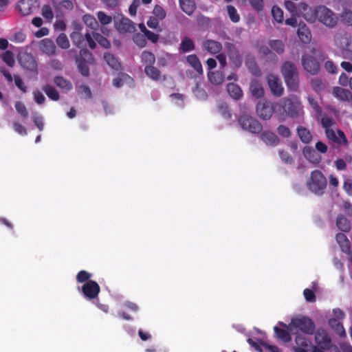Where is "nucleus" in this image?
I'll list each match as a JSON object with an SVG mask.
<instances>
[{
	"label": "nucleus",
	"mask_w": 352,
	"mask_h": 352,
	"mask_svg": "<svg viewBox=\"0 0 352 352\" xmlns=\"http://www.w3.org/2000/svg\"><path fill=\"white\" fill-rule=\"evenodd\" d=\"M305 11L303 13V17L308 22L312 23L318 22L328 28H333L338 23V15L325 6L319 5Z\"/></svg>",
	"instance_id": "nucleus-1"
},
{
	"label": "nucleus",
	"mask_w": 352,
	"mask_h": 352,
	"mask_svg": "<svg viewBox=\"0 0 352 352\" xmlns=\"http://www.w3.org/2000/svg\"><path fill=\"white\" fill-rule=\"evenodd\" d=\"M280 72L287 87L297 91L299 88V76L296 65L290 61H285L281 65Z\"/></svg>",
	"instance_id": "nucleus-2"
},
{
	"label": "nucleus",
	"mask_w": 352,
	"mask_h": 352,
	"mask_svg": "<svg viewBox=\"0 0 352 352\" xmlns=\"http://www.w3.org/2000/svg\"><path fill=\"white\" fill-rule=\"evenodd\" d=\"M300 330L306 334H312L315 330L314 323L308 318L298 317L293 318L287 327V330L294 332Z\"/></svg>",
	"instance_id": "nucleus-3"
},
{
	"label": "nucleus",
	"mask_w": 352,
	"mask_h": 352,
	"mask_svg": "<svg viewBox=\"0 0 352 352\" xmlns=\"http://www.w3.org/2000/svg\"><path fill=\"white\" fill-rule=\"evenodd\" d=\"M307 186L311 192L316 194H321L327 186V179L320 171L314 170L311 174Z\"/></svg>",
	"instance_id": "nucleus-4"
},
{
	"label": "nucleus",
	"mask_w": 352,
	"mask_h": 352,
	"mask_svg": "<svg viewBox=\"0 0 352 352\" xmlns=\"http://www.w3.org/2000/svg\"><path fill=\"white\" fill-rule=\"evenodd\" d=\"M335 44L340 48L342 56L346 58L352 60V41L342 34H337L334 36Z\"/></svg>",
	"instance_id": "nucleus-5"
},
{
	"label": "nucleus",
	"mask_w": 352,
	"mask_h": 352,
	"mask_svg": "<svg viewBox=\"0 0 352 352\" xmlns=\"http://www.w3.org/2000/svg\"><path fill=\"white\" fill-rule=\"evenodd\" d=\"M116 30L120 34L132 33L135 30L134 23L122 14L113 17Z\"/></svg>",
	"instance_id": "nucleus-6"
},
{
	"label": "nucleus",
	"mask_w": 352,
	"mask_h": 352,
	"mask_svg": "<svg viewBox=\"0 0 352 352\" xmlns=\"http://www.w3.org/2000/svg\"><path fill=\"white\" fill-rule=\"evenodd\" d=\"M239 122L243 129L250 133H259L262 130L261 124L248 114L241 116L239 118Z\"/></svg>",
	"instance_id": "nucleus-7"
},
{
	"label": "nucleus",
	"mask_w": 352,
	"mask_h": 352,
	"mask_svg": "<svg viewBox=\"0 0 352 352\" xmlns=\"http://www.w3.org/2000/svg\"><path fill=\"white\" fill-rule=\"evenodd\" d=\"M291 104L290 98H283L280 101L272 104L273 112L278 117V118L284 121L287 118V107Z\"/></svg>",
	"instance_id": "nucleus-8"
},
{
	"label": "nucleus",
	"mask_w": 352,
	"mask_h": 352,
	"mask_svg": "<svg viewBox=\"0 0 352 352\" xmlns=\"http://www.w3.org/2000/svg\"><path fill=\"white\" fill-rule=\"evenodd\" d=\"M267 81L270 91L274 96L280 97L283 94L284 88L281 80L277 76L274 74L267 75Z\"/></svg>",
	"instance_id": "nucleus-9"
},
{
	"label": "nucleus",
	"mask_w": 352,
	"mask_h": 352,
	"mask_svg": "<svg viewBox=\"0 0 352 352\" xmlns=\"http://www.w3.org/2000/svg\"><path fill=\"white\" fill-rule=\"evenodd\" d=\"M302 65L304 69L311 75L316 74L320 69L318 62L311 56L305 54L301 58Z\"/></svg>",
	"instance_id": "nucleus-10"
},
{
	"label": "nucleus",
	"mask_w": 352,
	"mask_h": 352,
	"mask_svg": "<svg viewBox=\"0 0 352 352\" xmlns=\"http://www.w3.org/2000/svg\"><path fill=\"white\" fill-rule=\"evenodd\" d=\"M325 136L327 138L338 145H347L348 144V140L346 138V135L344 133L339 129H337V131H334L333 129H327L325 130Z\"/></svg>",
	"instance_id": "nucleus-11"
},
{
	"label": "nucleus",
	"mask_w": 352,
	"mask_h": 352,
	"mask_svg": "<svg viewBox=\"0 0 352 352\" xmlns=\"http://www.w3.org/2000/svg\"><path fill=\"white\" fill-rule=\"evenodd\" d=\"M225 48L230 61L236 67H239L242 64L243 59L237 48L234 44L228 42L225 43Z\"/></svg>",
	"instance_id": "nucleus-12"
},
{
	"label": "nucleus",
	"mask_w": 352,
	"mask_h": 352,
	"mask_svg": "<svg viewBox=\"0 0 352 352\" xmlns=\"http://www.w3.org/2000/svg\"><path fill=\"white\" fill-rule=\"evenodd\" d=\"M291 104L287 107V117L290 116L294 118H298L303 114L302 107L295 96H291Z\"/></svg>",
	"instance_id": "nucleus-13"
},
{
	"label": "nucleus",
	"mask_w": 352,
	"mask_h": 352,
	"mask_svg": "<svg viewBox=\"0 0 352 352\" xmlns=\"http://www.w3.org/2000/svg\"><path fill=\"white\" fill-rule=\"evenodd\" d=\"M19 62L20 65L26 69L35 72L37 69L36 62L30 54L23 52L19 55Z\"/></svg>",
	"instance_id": "nucleus-14"
},
{
	"label": "nucleus",
	"mask_w": 352,
	"mask_h": 352,
	"mask_svg": "<svg viewBox=\"0 0 352 352\" xmlns=\"http://www.w3.org/2000/svg\"><path fill=\"white\" fill-rule=\"evenodd\" d=\"M316 344L322 349H329L331 344V338L324 329H318L315 336Z\"/></svg>",
	"instance_id": "nucleus-15"
},
{
	"label": "nucleus",
	"mask_w": 352,
	"mask_h": 352,
	"mask_svg": "<svg viewBox=\"0 0 352 352\" xmlns=\"http://www.w3.org/2000/svg\"><path fill=\"white\" fill-rule=\"evenodd\" d=\"M257 115L263 120L270 119L273 113L272 105L264 101H260L256 106Z\"/></svg>",
	"instance_id": "nucleus-16"
},
{
	"label": "nucleus",
	"mask_w": 352,
	"mask_h": 352,
	"mask_svg": "<svg viewBox=\"0 0 352 352\" xmlns=\"http://www.w3.org/2000/svg\"><path fill=\"white\" fill-rule=\"evenodd\" d=\"M285 7L293 15H302L303 16L305 10H309L307 5L305 3H299L296 5L292 1L289 0L285 1Z\"/></svg>",
	"instance_id": "nucleus-17"
},
{
	"label": "nucleus",
	"mask_w": 352,
	"mask_h": 352,
	"mask_svg": "<svg viewBox=\"0 0 352 352\" xmlns=\"http://www.w3.org/2000/svg\"><path fill=\"white\" fill-rule=\"evenodd\" d=\"M39 48L48 56H55L58 54L56 45L54 42L49 38L41 40L39 44Z\"/></svg>",
	"instance_id": "nucleus-18"
},
{
	"label": "nucleus",
	"mask_w": 352,
	"mask_h": 352,
	"mask_svg": "<svg viewBox=\"0 0 352 352\" xmlns=\"http://www.w3.org/2000/svg\"><path fill=\"white\" fill-rule=\"evenodd\" d=\"M82 292L84 294L89 298H96L99 292V285L93 280H89L82 286Z\"/></svg>",
	"instance_id": "nucleus-19"
},
{
	"label": "nucleus",
	"mask_w": 352,
	"mask_h": 352,
	"mask_svg": "<svg viewBox=\"0 0 352 352\" xmlns=\"http://www.w3.org/2000/svg\"><path fill=\"white\" fill-rule=\"evenodd\" d=\"M332 94L336 98L342 102H348L352 100L351 91L340 87H334Z\"/></svg>",
	"instance_id": "nucleus-20"
},
{
	"label": "nucleus",
	"mask_w": 352,
	"mask_h": 352,
	"mask_svg": "<svg viewBox=\"0 0 352 352\" xmlns=\"http://www.w3.org/2000/svg\"><path fill=\"white\" fill-rule=\"evenodd\" d=\"M203 47L211 54H217L222 50L221 43L212 39L206 40L203 43Z\"/></svg>",
	"instance_id": "nucleus-21"
},
{
	"label": "nucleus",
	"mask_w": 352,
	"mask_h": 352,
	"mask_svg": "<svg viewBox=\"0 0 352 352\" xmlns=\"http://www.w3.org/2000/svg\"><path fill=\"white\" fill-rule=\"evenodd\" d=\"M113 85L120 88L124 85H133V80L126 74L121 73L113 80Z\"/></svg>",
	"instance_id": "nucleus-22"
},
{
	"label": "nucleus",
	"mask_w": 352,
	"mask_h": 352,
	"mask_svg": "<svg viewBox=\"0 0 352 352\" xmlns=\"http://www.w3.org/2000/svg\"><path fill=\"white\" fill-rule=\"evenodd\" d=\"M35 0H21L17 5V8L22 15H28L32 12V8Z\"/></svg>",
	"instance_id": "nucleus-23"
},
{
	"label": "nucleus",
	"mask_w": 352,
	"mask_h": 352,
	"mask_svg": "<svg viewBox=\"0 0 352 352\" xmlns=\"http://www.w3.org/2000/svg\"><path fill=\"white\" fill-rule=\"evenodd\" d=\"M329 327L340 337H346V331L340 322L336 318H330L328 321Z\"/></svg>",
	"instance_id": "nucleus-24"
},
{
	"label": "nucleus",
	"mask_w": 352,
	"mask_h": 352,
	"mask_svg": "<svg viewBox=\"0 0 352 352\" xmlns=\"http://www.w3.org/2000/svg\"><path fill=\"white\" fill-rule=\"evenodd\" d=\"M297 33L302 42L308 43L311 41V34L305 24H299Z\"/></svg>",
	"instance_id": "nucleus-25"
},
{
	"label": "nucleus",
	"mask_w": 352,
	"mask_h": 352,
	"mask_svg": "<svg viewBox=\"0 0 352 352\" xmlns=\"http://www.w3.org/2000/svg\"><path fill=\"white\" fill-rule=\"evenodd\" d=\"M261 140L267 145L270 146H276L279 143V139L272 132L265 131L263 132L261 135Z\"/></svg>",
	"instance_id": "nucleus-26"
},
{
	"label": "nucleus",
	"mask_w": 352,
	"mask_h": 352,
	"mask_svg": "<svg viewBox=\"0 0 352 352\" xmlns=\"http://www.w3.org/2000/svg\"><path fill=\"white\" fill-rule=\"evenodd\" d=\"M186 60L188 63L194 68V69L199 75L203 74V68L200 60L195 54H191L187 56Z\"/></svg>",
	"instance_id": "nucleus-27"
},
{
	"label": "nucleus",
	"mask_w": 352,
	"mask_h": 352,
	"mask_svg": "<svg viewBox=\"0 0 352 352\" xmlns=\"http://www.w3.org/2000/svg\"><path fill=\"white\" fill-rule=\"evenodd\" d=\"M179 6L181 9L188 15H191L196 8L194 0H179Z\"/></svg>",
	"instance_id": "nucleus-28"
},
{
	"label": "nucleus",
	"mask_w": 352,
	"mask_h": 352,
	"mask_svg": "<svg viewBox=\"0 0 352 352\" xmlns=\"http://www.w3.org/2000/svg\"><path fill=\"white\" fill-rule=\"evenodd\" d=\"M144 72L149 78L154 80H160L164 79V77L161 75L160 70L153 65L145 66Z\"/></svg>",
	"instance_id": "nucleus-29"
},
{
	"label": "nucleus",
	"mask_w": 352,
	"mask_h": 352,
	"mask_svg": "<svg viewBox=\"0 0 352 352\" xmlns=\"http://www.w3.org/2000/svg\"><path fill=\"white\" fill-rule=\"evenodd\" d=\"M53 6L56 12H61L63 10L71 11L74 8V3L71 0H63L59 3L54 2Z\"/></svg>",
	"instance_id": "nucleus-30"
},
{
	"label": "nucleus",
	"mask_w": 352,
	"mask_h": 352,
	"mask_svg": "<svg viewBox=\"0 0 352 352\" xmlns=\"http://www.w3.org/2000/svg\"><path fill=\"white\" fill-rule=\"evenodd\" d=\"M250 90L253 96L259 98L263 96L264 89L261 84L257 81H252L250 84Z\"/></svg>",
	"instance_id": "nucleus-31"
},
{
	"label": "nucleus",
	"mask_w": 352,
	"mask_h": 352,
	"mask_svg": "<svg viewBox=\"0 0 352 352\" xmlns=\"http://www.w3.org/2000/svg\"><path fill=\"white\" fill-rule=\"evenodd\" d=\"M336 239L342 250L346 253L349 252L351 245L346 236L342 233H339L336 235Z\"/></svg>",
	"instance_id": "nucleus-32"
},
{
	"label": "nucleus",
	"mask_w": 352,
	"mask_h": 352,
	"mask_svg": "<svg viewBox=\"0 0 352 352\" xmlns=\"http://www.w3.org/2000/svg\"><path fill=\"white\" fill-rule=\"evenodd\" d=\"M104 58L108 65L112 69L118 70L121 68L120 62L113 54L107 52L104 54Z\"/></svg>",
	"instance_id": "nucleus-33"
},
{
	"label": "nucleus",
	"mask_w": 352,
	"mask_h": 352,
	"mask_svg": "<svg viewBox=\"0 0 352 352\" xmlns=\"http://www.w3.org/2000/svg\"><path fill=\"white\" fill-rule=\"evenodd\" d=\"M70 38L74 45L78 47H83L85 38L81 32L79 31H73L70 34Z\"/></svg>",
	"instance_id": "nucleus-34"
},
{
	"label": "nucleus",
	"mask_w": 352,
	"mask_h": 352,
	"mask_svg": "<svg viewBox=\"0 0 352 352\" xmlns=\"http://www.w3.org/2000/svg\"><path fill=\"white\" fill-rule=\"evenodd\" d=\"M303 155L308 160L314 163H318L320 160V157L317 156L315 151L311 147H305Z\"/></svg>",
	"instance_id": "nucleus-35"
},
{
	"label": "nucleus",
	"mask_w": 352,
	"mask_h": 352,
	"mask_svg": "<svg viewBox=\"0 0 352 352\" xmlns=\"http://www.w3.org/2000/svg\"><path fill=\"white\" fill-rule=\"evenodd\" d=\"M337 227L343 232H348L351 229V225L349 220L343 217L342 215H339L337 218L336 221Z\"/></svg>",
	"instance_id": "nucleus-36"
},
{
	"label": "nucleus",
	"mask_w": 352,
	"mask_h": 352,
	"mask_svg": "<svg viewBox=\"0 0 352 352\" xmlns=\"http://www.w3.org/2000/svg\"><path fill=\"white\" fill-rule=\"evenodd\" d=\"M54 82L58 87L67 91H70L73 87L72 84L69 80L61 76L56 77Z\"/></svg>",
	"instance_id": "nucleus-37"
},
{
	"label": "nucleus",
	"mask_w": 352,
	"mask_h": 352,
	"mask_svg": "<svg viewBox=\"0 0 352 352\" xmlns=\"http://www.w3.org/2000/svg\"><path fill=\"white\" fill-rule=\"evenodd\" d=\"M297 131L298 136L302 142L307 144L311 140L312 136L308 129L303 126H298Z\"/></svg>",
	"instance_id": "nucleus-38"
},
{
	"label": "nucleus",
	"mask_w": 352,
	"mask_h": 352,
	"mask_svg": "<svg viewBox=\"0 0 352 352\" xmlns=\"http://www.w3.org/2000/svg\"><path fill=\"white\" fill-rule=\"evenodd\" d=\"M228 91L230 96L234 99H239L242 96V90L237 85L234 83L228 85Z\"/></svg>",
	"instance_id": "nucleus-39"
},
{
	"label": "nucleus",
	"mask_w": 352,
	"mask_h": 352,
	"mask_svg": "<svg viewBox=\"0 0 352 352\" xmlns=\"http://www.w3.org/2000/svg\"><path fill=\"white\" fill-rule=\"evenodd\" d=\"M82 21L86 25L89 27L94 30H96L98 28V22L96 18L91 14H85L82 16Z\"/></svg>",
	"instance_id": "nucleus-40"
},
{
	"label": "nucleus",
	"mask_w": 352,
	"mask_h": 352,
	"mask_svg": "<svg viewBox=\"0 0 352 352\" xmlns=\"http://www.w3.org/2000/svg\"><path fill=\"white\" fill-rule=\"evenodd\" d=\"M142 62L146 65H153L155 62V55L149 51H144L141 54Z\"/></svg>",
	"instance_id": "nucleus-41"
},
{
	"label": "nucleus",
	"mask_w": 352,
	"mask_h": 352,
	"mask_svg": "<svg viewBox=\"0 0 352 352\" xmlns=\"http://www.w3.org/2000/svg\"><path fill=\"white\" fill-rule=\"evenodd\" d=\"M46 95L52 100L57 101L59 100V94L57 90L51 85H45L43 88Z\"/></svg>",
	"instance_id": "nucleus-42"
},
{
	"label": "nucleus",
	"mask_w": 352,
	"mask_h": 352,
	"mask_svg": "<svg viewBox=\"0 0 352 352\" xmlns=\"http://www.w3.org/2000/svg\"><path fill=\"white\" fill-rule=\"evenodd\" d=\"M56 44L62 49H68L70 47V43L68 37L64 33H61L56 38Z\"/></svg>",
	"instance_id": "nucleus-43"
},
{
	"label": "nucleus",
	"mask_w": 352,
	"mask_h": 352,
	"mask_svg": "<svg viewBox=\"0 0 352 352\" xmlns=\"http://www.w3.org/2000/svg\"><path fill=\"white\" fill-rule=\"evenodd\" d=\"M195 49V43L189 38H184L180 43V50L184 52L192 51Z\"/></svg>",
	"instance_id": "nucleus-44"
},
{
	"label": "nucleus",
	"mask_w": 352,
	"mask_h": 352,
	"mask_svg": "<svg viewBox=\"0 0 352 352\" xmlns=\"http://www.w3.org/2000/svg\"><path fill=\"white\" fill-rule=\"evenodd\" d=\"M210 81L214 84L219 85L223 82V75L221 72H214L208 73Z\"/></svg>",
	"instance_id": "nucleus-45"
},
{
	"label": "nucleus",
	"mask_w": 352,
	"mask_h": 352,
	"mask_svg": "<svg viewBox=\"0 0 352 352\" xmlns=\"http://www.w3.org/2000/svg\"><path fill=\"white\" fill-rule=\"evenodd\" d=\"M269 45L270 47L275 51L277 54H283L285 50V47L283 42L280 40H272L270 41Z\"/></svg>",
	"instance_id": "nucleus-46"
},
{
	"label": "nucleus",
	"mask_w": 352,
	"mask_h": 352,
	"mask_svg": "<svg viewBox=\"0 0 352 352\" xmlns=\"http://www.w3.org/2000/svg\"><path fill=\"white\" fill-rule=\"evenodd\" d=\"M274 331L277 336V337L280 339H281L283 342H289L291 340V336L287 331V330L285 329H279L277 327H275L274 328Z\"/></svg>",
	"instance_id": "nucleus-47"
},
{
	"label": "nucleus",
	"mask_w": 352,
	"mask_h": 352,
	"mask_svg": "<svg viewBox=\"0 0 352 352\" xmlns=\"http://www.w3.org/2000/svg\"><path fill=\"white\" fill-rule=\"evenodd\" d=\"M97 18L98 19V21L102 25H107L112 22V17L109 15H107L103 11H99L96 14Z\"/></svg>",
	"instance_id": "nucleus-48"
},
{
	"label": "nucleus",
	"mask_w": 352,
	"mask_h": 352,
	"mask_svg": "<svg viewBox=\"0 0 352 352\" xmlns=\"http://www.w3.org/2000/svg\"><path fill=\"white\" fill-rule=\"evenodd\" d=\"M93 36L96 41H97L103 47L109 48L111 47L109 41L102 34L94 32L93 33Z\"/></svg>",
	"instance_id": "nucleus-49"
},
{
	"label": "nucleus",
	"mask_w": 352,
	"mask_h": 352,
	"mask_svg": "<svg viewBox=\"0 0 352 352\" xmlns=\"http://www.w3.org/2000/svg\"><path fill=\"white\" fill-rule=\"evenodd\" d=\"M227 11L230 20L234 23H237L240 20L239 14L237 12L236 9L232 6H227Z\"/></svg>",
	"instance_id": "nucleus-50"
},
{
	"label": "nucleus",
	"mask_w": 352,
	"mask_h": 352,
	"mask_svg": "<svg viewBox=\"0 0 352 352\" xmlns=\"http://www.w3.org/2000/svg\"><path fill=\"white\" fill-rule=\"evenodd\" d=\"M321 124L325 130L331 129V127L336 124V122L333 119L329 117L327 115H324L321 118Z\"/></svg>",
	"instance_id": "nucleus-51"
},
{
	"label": "nucleus",
	"mask_w": 352,
	"mask_h": 352,
	"mask_svg": "<svg viewBox=\"0 0 352 352\" xmlns=\"http://www.w3.org/2000/svg\"><path fill=\"white\" fill-rule=\"evenodd\" d=\"M252 8L256 12H261L263 10L265 3L263 0H248Z\"/></svg>",
	"instance_id": "nucleus-52"
},
{
	"label": "nucleus",
	"mask_w": 352,
	"mask_h": 352,
	"mask_svg": "<svg viewBox=\"0 0 352 352\" xmlns=\"http://www.w3.org/2000/svg\"><path fill=\"white\" fill-rule=\"evenodd\" d=\"M42 16L47 20L52 21L54 18V13L51 7L48 5H44L41 9Z\"/></svg>",
	"instance_id": "nucleus-53"
},
{
	"label": "nucleus",
	"mask_w": 352,
	"mask_h": 352,
	"mask_svg": "<svg viewBox=\"0 0 352 352\" xmlns=\"http://www.w3.org/2000/svg\"><path fill=\"white\" fill-rule=\"evenodd\" d=\"M3 60L9 67H12L14 65V56L13 53L10 51H6L5 52V54L3 56Z\"/></svg>",
	"instance_id": "nucleus-54"
},
{
	"label": "nucleus",
	"mask_w": 352,
	"mask_h": 352,
	"mask_svg": "<svg viewBox=\"0 0 352 352\" xmlns=\"http://www.w3.org/2000/svg\"><path fill=\"white\" fill-rule=\"evenodd\" d=\"M272 14L274 19L278 23L283 21V12L277 6H274L272 9Z\"/></svg>",
	"instance_id": "nucleus-55"
},
{
	"label": "nucleus",
	"mask_w": 352,
	"mask_h": 352,
	"mask_svg": "<svg viewBox=\"0 0 352 352\" xmlns=\"http://www.w3.org/2000/svg\"><path fill=\"white\" fill-rule=\"evenodd\" d=\"M78 94L81 96V97L84 98H90L91 96V93L89 88L84 85H80L77 89Z\"/></svg>",
	"instance_id": "nucleus-56"
},
{
	"label": "nucleus",
	"mask_w": 352,
	"mask_h": 352,
	"mask_svg": "<svg viewBox=\"0 0 352 352\" xmlns=\"http://www.w3.org/2000/svg\"><path fill=\"white\" fill-rule=\"evenodd\" d=\"M296 343L297 346L307 347L310 345V341L302 335H298L296 337Z\"/></svg>",
	"instance_id": "nucleus-57"
},
{
	"label": "nucleus",
	"mask_w": 352,
	"mask_h": 352,
	"mask_svg": "<svg viewBox=\"0 0 352 352\" xmlns=\"http://www.w3.org/2000/svg\"><path fill=\"white\" fill-rule=\"evenodd\" d=\"M341 17L344 23L352 25V12L351 10H344L341 14Z\"/></svg>",
	"instance_id": "nucleus-58"
},
{
	"label": "nucleus",
	"mask_w": 352,
	"mask_h": 352,
	"mask_svg": "<svg viewBox=\"0 0 352 352\" xmlns=\"http://www.w3.org/2000/svg\"><path fill=\"white\" fill-rule=\"evenodd\" d=\"M153 13L156 18L161 20L164 19L166 15L165 10L160 6L158 5H156L154 7Z\"/></svg>",
	"instance_id": "nucleus-59"
},
{
	"label": "nucleus",
	"mask_w": 352,
	"mask_h": 352,
	"mask_svg": "<svg viewBox=\"0 0 352 352\" xmlns=\"http://www.w3.org/2000/svg\"><path fill=\"white\" fill-rule=\"evenodd\" d=\"M278 155L281 159V160L286 164H291L293 162V158L289 154L288 152L284 150H279Z\"/></svg>",
	"instance_id": "nucleus-60"
},
{
	"label": "nucleus",
	"mask_w": 352,
	"mask_h": 352,
	"mask_svg": "<svg viewBox=\"0 0 352 352\" xmlns=\"http://www.w3.org/2000/svg\"><path fill=\"white\" fill-rule=\"evenodd\" d=\"M15 109L23 118L28 117V113L26 107L21 102L19 101L15 103Z\"/></svg>",
	"instance_id": "nucleus-61"
},
{
	"label": "nucleus",
	"mask_w": 352,
	"mask_h": 352,
	"mask_svg": "<svg viewBox=\"0 0 352 352\" xmlns=\"http://www.w3.org/2000/svg\"><path fill=\"white\" fill-rule=\"evenodd\" d=\"M133 41L140 47H143L146 44V40L145 38V36L137 34L133 36Z\"/></svg>",
	"instance_id": "nucleus-62"
},
{
	"label": "nucleus",
	"mask_w": 352,
	"mask_h": 352,
	"mask_svg": "<svg viewBox=\"0 0 352 352\" xmlns=\"http://www.w3.org/2000/svg\"><path fill=\"white\" fill-rule=\"evenodd\" d=\"M192 91L195 96L200 100H205L207 98L206 91L203 89L200 88L199 85H196Z\"/></svg>",
	"instance_id": "nucleus-63"
},
{
	"label": "nucleus",
	"mask_w": 352,
	"mask_h": 352,
	"mask_svg": "<svg viewBox=\"0 0 352 352\" xmlns=\"http://www.w3.org/2000/svg\"><path fill=\"white\" fill-rule=\"evenodd\" d=\"M33 121L40 131L43 130L44 123L41 116L35 113L33 116Z\"/></svg>",
	"instance_id": "nucleus-64"
}]
</instances>
